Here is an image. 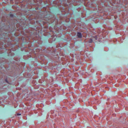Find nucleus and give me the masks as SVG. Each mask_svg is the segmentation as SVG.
<instances>
[{
  "instance_id": "obj_1",
  "label": "nucleus",
  "mask_w": 128,
  "mask_h": 128,
  "mask_svg": "<svg viewBox=\"0 0 128 128\" xmlns=\"http://www.w3.org/2000/svg\"><path fill=\"white\" fill-rule=\"evenodd\" d=\"M77 36L79 38H81L82 37V35L80 33L78 32L77 34Z\"/></svg>"
},
{
  "instance_id": "obj_2",
  "label": "nucleus",
  "mask_w": 128,
  "mask_h": 128,
  "mask_svg": "<svg viewBox=\"0 0 128 128\" xmlns=\"http://www.w3.org/2000/svg\"><path fill=\"white\" fill-rule=\"evenodd\" d=\"M92 42V39H90L89 41V42L90 43H91Z\"/></svg>"
},
{
  "instance_id": "obj_3",
  "label": "nucleus",
  "mask_w": 128,
  "mask_h": 128,
  "mask_svg": "<svg viewBox=\"0 0 128 128\" xmlns=\"http://www.w3.org/2000/svg\"><path fill=\"white\" fill-rule=\"evenodd\" d=\"M10 16L12 18L14 16V15L12 14H10Z\"/></svg>"
},
{
  "instance_id": "obj_4",
  "label": "nucleus",
  "mask_w": 128,
  "mask_h": 128,
  "mask_svg": "<svg viewBox=\"0 0 128 128\" xmlns=\"http://www.w3.org/2000/svg\"><path fill=\"white\" fill-rule=\"evenodd\" d=\"M97 36H96L94 37V38L96 39V40H97Z\"/></svg>"
},
{
  "instance_id": "obj_5",
  "label": "nucleus",
  "mask_w": 128,
  "mask_h": 128,
  "mask_svg": "<svg viewBox=\"0 0 128 128\" xmlns=\"http://www.w3.org/2000/svg\"><path fill=\"white\" fill-rule=\"evenodd\" d=\"M17 115L18 116H19V115H21V114H17Z\"/></svg>"
},
{
  "instance_id": "obj_6",
  "label": "nucleus",
  "mask_w": 128,
  "mask_h": 128,
  "mask_svg": "<svg viewBox=\"0 0 128 128\" xmlns=\"http://www.w3.org/2000/svg\"><path fill=\"white\" fill-rule=\"evenodd\" d=\"M6 81H7V80H6Z\"/></svg>"
}]
</instances>
